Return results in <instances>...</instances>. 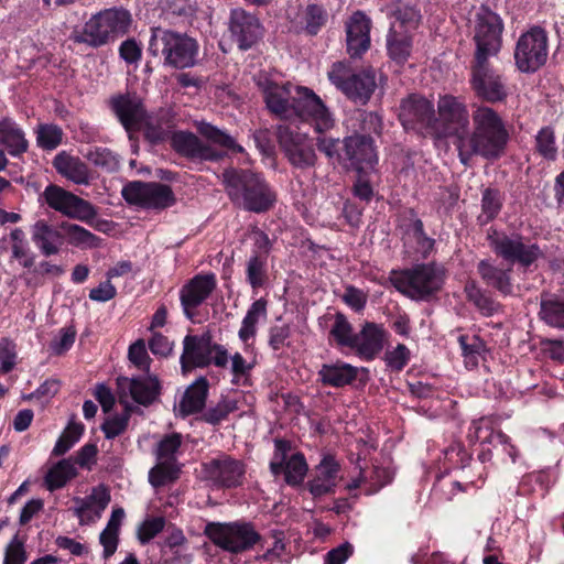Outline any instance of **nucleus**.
Instances as JSON below:
<instances>
[{"mask_svg": "<svg viewBox=\"0 0 564 564\" xmlns=\"http://www.w3.org/2000/svg\"><path fill=\"white\" fill-rule=\"evenodd\" d=\"M268 109L280 118H299L324 133L334 127V118L323 100L312 89L292 84H269L264 88Z\"/></svg>", "mask_w": 564, "mask_h": 564, "instance_id": "nucleus-1", "label": "nucleus"}, {"mask_svg": "<svg viewBox=\"0 0 564 564\" xmlns=\"http://www.w3.org/2000/svg\"><path fill=\"white\" fill-rule=\"evenodd\" d=\"M471 130L468 128L454 144L459 160L467 165L474 155L497 159L505 152L509 140L505 121L487 106H477L471 113Z\"/></svg>", "mask_w": 564, "mask_h": 564, "instance_id": "nucleus-2", "label": "nucleus"}, {"mask_svg": "<svg viewBox=\"0 0 564 564\" xmlns=\"http://www.w3.org/2000/svg\"><path fill=\"white\" fill-rule=\"evenodd\" d=\"M223 182L230 199L253 213H263L273 207L276 194L265 180L250 170H226Z\"/></svg>", "mask_w": 564, "mask_h": 564, "instance_id": "nucleus-3", "label": "nucleus"}, {"mask_svg": "<svg viewBox=\"0 0 564 564\" xmlns=\"http://www.w3.org/2000/svg\"><path fill=\"white\" fill-rule=\"evenodd\" d=\"M198 130L207 142H203L191 132L178 131L172 135L173 149L184 156L200 161H218L221 159L224 152L217 147L236 152H242L243 150L230 135L209 123L202 122Z\"/></svg>", "mask_w": 564, "mask_h": 564, "instance_id": "nucleus-4", "label": "nucleus"}, {"mask_svg": "<svg viewBox=\"0 0 564 564\" xmlns=\"http://www.w3.org/2000/svg\"><path fill=\"white\" fill-rule=\"evenodd\" d=\"M131 24V15L123 9H106L85 23L82 34L74 35L77 43L101 46L126 34Z\"/></svg>", "mask_w": 564, "mask_h": 564, "instance_id": "nucleus-5", "label": "nucleus"}, {"mask_svg": "<svg viewBox=\"0 0 564 564\" xmlns=\"http://www.w3.org/2000/svg\"><path fill=\"white\" fill-rule=\"evenodd\" d=\"M197 51L196 41L187 35L159 28L152 31L149 52L153 56L164 55V62L169 66L175 68L194 66Z\"/></svg>", "mask_w": 564, "mask_h": 564, "instance_id": "nucleus-6", "label": "nucleus"}, {"mask_svg": "<svg viewBox=\"0 0 564 564\" xmlns=\"http://www.w3.org/2000/svg\"><path fill=\"white\" fill-rule=\"evenodd\" d=\"M391 26L387 36L390 57L398 63L408 59L412 48V32L417 28L421 15L411 6L397 1L391 7Z\"/></svg>", "mask_w": 564, "mask_h": 564, "instance_id": "nucleus-7", "label": "nucleus"}, {"mask_svg": "<svg viewBox=\"0 0 564 564\" xmlns=\"http://www.w3.org/2000/svg\"><path fill=\"white\" fill-rule=\"evenodd\" d=\"M390 281L404 295L421 300L442 288L444 271L435 264H421L410 270L393 271Z\"/></svg>", "mask_w": 564, "mask_h": 564, "instance_id": "nucleus-8", "label": "nucleus"}, {"mask_svg": "<svg viewBox=\"0 0 564 564\" xmlns=\"http://www.w3.org/2000/svg\"><path fill=\"white\" fill-rule=\"evenodd\" d=\"M469 112L464 100L452 95L440 97L437 117L434 116L432 133L438 138L454 137L459 141L469 128Z\"/></svg>", "mask_w": 564, "mask_h": 564, "instance_id": "nucleus-9", "label": "nucleus"}, {"mask_svg": "<svg viewBox=\"0 0 564 564\" xmlns=\"http://www.w3.org/2000/svg\"><path fill=\"white\" fill-rule=\"evenodd\" d=\"M205 533L217 546L238 553L251 547L259 539L257 532L246 523H208Z\"/></svg>", "mask_w": 564, "mask_h": 564, "instance_id": "nucleus-10", "label": "nucleus"}, {"mask_svg": "<svg viewBox=\"0 0 564 564\" xmlns=\"http://www.w3.org/2000/svg\"><path fill=\"white\" fill-rule=\"evenodd\" d=\"M474 32L477 46L475 59L488 58L500 50L502 22L495 12L480 8L476 13Z\"/></svg>", "mask_w": 564, "mask_h": 564, "instance_id": "nucleus-11", "label": "nucleus"}, {"mask_svg": "<svg viewBox=\"0 0 564 564\" xmlns=\"http://www.w3.org/2000/svg\"><path fill=\"white\" fill-rule=\"evenodd\" d=\"M279 143L290 163L299 169L314 166L317 155L313 140L305 132L290 126L279 127Z\"/></svg>", "mask_w": 564, "mask_h": 564, "instance_id": "nucleus-12", "label": "nucleus"}, {"mask_svg": "<svg viewBox=\"0 0 564 564\" xmlns=\"http://www.w3.org/2000/svg\"><path fill=\"white\" fill-rule=\"evenodd\" d=\"M546 42L545 32L538 28L521 35L514 52L516 64L521 72H535L545 63Z\"/></svg>", "mask_w": 564, "mask_h": 564, "instance_id": "nucleus-13", "label": "nucleus"}, {"mask_svg": "<svg viewBox=\"0 0 564 564\" xmlns=\"http://www.w3.org/2000/svg\"><path fill=\"white\" fill-rule=\"evenodd\" d=\"M124 199L145 208H165L174 203L170 186L161 183L131 182L122 189Z\"/></svg>", "mask_w": 564, "mask_h": 564, "instance_id": "nucleus-14", "label": "nucleus"}, {"mask_svg": "<svg viewBox=\"0 0 564 564\" xmlns=\"http://www.w3.org/2000/svg\"><path fill=\"white\" fill-rule=\"evenodd\" d=\"M43 197L51 208L70 218L86 221L96 215L89 202L57 185H48L43 192Z\"/></svg>", "mask_w": 564, "mask_h": 564, "instance_id": "nucleus-15", "label": "nucleus"}, {"mask_svg": "<svg viewBox=\"0 0 564 564\" xmlns=\"http://www.w3.org/2000/svg\"><path fill=\"white\" fill-rule=\"evenodd\" d=\"M289 444L284 441H275V453L270 463L274 475L284 473L285 481L295 486L303 481L307 473V464L300 453L289 454Z\"/></svg>", "mask_w": 564, "mask_h": 564, "instance_id": "nucleus-16", "label": "nucleus"}, {"mask_svg": "<svg viewBox=\"0 0 564 564\" xmlns=\"http://www.w3.org/2000/svg\"><path fill=\"white\" fill-rule=\"evenodd\" d=\"M399 119L404 129L427 130L432 133L433 105L424 97L411 95L400 105Z\"/></svg>", "mask_w": 564, "mask_h": 564, "instance_id": "nucleus-17", "label": "nucleus"}, {"mask_svg": "<svg viewBox=\"0 0 564 564\" xmlns=\"http://www.w3.org/2000/svg\"><path fill=\"white\" fill-rule=\"evenodd\" d=\"M471 85L476 94L487 101L502 100L506 95V86L501 77L487 64V58L475 59Z\"/></svg>", "mask_w": 564, "mask_h": 564, "instance_id": "nucleus-18", "label": "nucleus"}, {"mask_svg": "<svg viewBox=\"0 0 564 564\" xmlns=\"http://www.w3.org/2000/svg\"><path fill=\"white\" fill-rule=\"evenodd\" d=\"M491 247L498 256L508 261H517L522 265H530L541 254L535 245L525 243L519 237H508L506 235L491 237Z\"/></svg>", "mask_w": 564, "mask_h": 564, "instance_id": "nucleus-19", "label": "nucleus"}, {"mask_svg": "<svg viewBox=\"0 0 564 564\" xmlns=\"http://www.w3.org/2000/svg\"><path fill=\"white\" fill-rule=\"evenodd\" d=\"M377 161L372 140L366 135H350L344 140L343 165L362 171L371 167Z\"/></svg>", "mask_w": 564, "mask_h": 564, "instance_id": "nucleus-20", "label": "nucleus"}, {"mask_svg": "<svg viewBox=\"0 0 564 564\" xmlns=\"http://www.w3.org/2000/svg\"><path fill=\"white\" fill-rule=\"evenodd\" d=\"M229 31L240 50L250 48L261 36L259 20L242 9L231 11Z\"/></svg>", "mask_w": 564, "mask_h": 564, "instance_id": "nucleus-21", "label": "nucleus"}, {"mask_svg": "<svg viewBox=\"0 0 564 564\" xmlns=\"http://www.w3.org/2000/svg\"><path fill=\"white\" fill-rule=\"evenodd\" d=\"M213 344L208 337L187 335L183 340L181 368L184 375L212 362Z\"/></svg>", "mask_w": 564, "mask_h": 564, "instance_id": "nucleus-22", "label": "nucleus"}, {"mask_svg": "<svg viewBox=\"0 0 564 564\" xmlns=\"http://www.w3.org/2000/svg\"><path fill=\"white\" fill-rule=\"evenodd\" d=\"M110 107L129 133L139 130L145 120V110L137 96H115L110 99Z\"/></svg>", "mask_w": 564, "mask_h": 564, "instance_id": "nucleus-23", "label": "nucleus"}, {"mask_svg": "<svg viewBox=\"0 0 564 564\" xmlns=\"http://www.w3.org/2000/svg\"><path fill=\"white\" fill-rule=\"evenodd\" d=\"M216 286L214 274H197L181 290V302L188 318L193 317V310L199 306Z\"/></svg>", "mask_w": 564, "mask_h": 564, "instance_id": "nucleus-24", "label": "nucleus"}, {"mask_svg": "<svg viewBox=\"0 0 564 564\" xmlns=\"http://www.w3.org/2000/svg\"><path fill=\"white\" fill-rule=\"evenodd\" d=\"M341 479L340 466L332 456H325L315 467L314 477L308 482V490L314 497L334 492Z\"/></svg>", "mask_w": 564, "mask_h": 564, "instance_id": "nucleus-25", "label": "nucleus"}, {"mask_svg": "<svg viewBox=\"0 0 564 564\" xmlns=\"http://www.w3.org/2000/svg\"><path fill=\"white\" fill-rule=\"evenodd\" d=\"M120 399L131 397L140 404H150L158 393L159 383L155 377L143 378L120 377L117 379Z\"/></svg>", "mask_w": 564, "mask_h": 564, "instance_id": "nucleus-26", "label": "nucleus"}, {"mask_svg": "<svg viewBox=\"0 0 564 564\" xmlns=\"http://www.w3.org/2000/svg\"><path fill=\"white\" fill-rule=\"evenodd\" d=\"M370 19L362 12H355L346 22L347 50L356 57L370 46Z\"/></svg>", "mask_w": 564, "mask_h": 564, "instance_id": "nucleus-27", "label": "nucleus"}, {"mask_svg": "<svg viewBox=\"0 0 564 564\" xmlns=\"http://www.w3.org/2000/svg\"><path fill=\"white\" fill-rule=\"evenodd\" d=\"M391 479L392 473L388 468L378 466L360 468L358 475L352 477L345 488L349 492L361 488L366 495H373L389 484Z\"/></svg>", "mask_w": 564, "mask_h": 564, "instance_id": "nucleus-28", "label": "nucleus"}, {"mask_svg": "<svg viewBox=\"0 0 564 564\" xmlns=\"http://www.w3.org/2000/svg\"><path fill=\"white\" fill-rule=\"evenodd\" d=\"M53 166L63 177L78 185H89L93 174L85 162L79 158L58 153L53 160Z\"/></svg>", "mask_w": 564, "mask_h": 564, "instance_id": "nucleus-29", "label": "nucleus"}, {"mask_svg": "<svg viewBox=\"0 0 564 564\" xmlns=\"http://www.w3.org/2000/svg\"><path fill=\"white\" fill-rule=\"evenodd\" d=\"M384 333L373 323H367L355 336L351 348L364 359H372L383 347Z\"/></svg>", "mask_w": 564, "mask_h": 564, "instance_id": "nucleus-30", "label": "nucleus"}, {"mask_svg": "<svg viewBox=\"0 0 564 564\" xmlns=\"http://www.w3.org/2000/svg\"><path fill=\"white\" fill-rule=\"evenodd\" d=\"M209 474L221 486L235 487L241 484L245 467L239 460L226 456L210 462Z\"/></svg>", "mask_w": 564, "mask_h": 564, "instance_id": "nucleus-31", "label": "nucleus"}, {"mask_svg": "<svg viewBox=\"0 0 564 564\" xmlns=\"http://www.w3.org/2000/svg\"><path fill=\"white\" fill-rule=\"evenodd\" d=\"M32 240L44 256L59 252L63 242V234L44 220H39L32 227Z\"/></svg>", "mask_w": 564, "mask_h": 564, "instance_id": "nucleus-32", "label": "nucleus"}, {"mask_svg": "<svg viewBox=\"0 0 564 564\" xmlns=\"http://www.w3.org/2000/svg\"><path fill=\"white\" fill-rule=\"evenodd\" d=\"M358 369L344 361L324 364L318 370V377L323 384L330 387H344L350 384L357 378Z\"/></svg>", "mask_w": 564, "mask_h": 564, "instance_id": "nucleus-33", "label": "nucleus"}, {"mask_svg": "<svg viewBox=\"0 0 564 564\" xmlns=\"http://www.w3.org/2000/svg\"><path fill=\"white\" fill-rule=\"evenodd\" d=\"M0 143L11 155H19L28 150V141L21 128L11 119H0Z\"/></svg>", "mask_w": 564, "mask_h": 564, "instance_id": "nucleus-34", "label": "nucleus"}, {"mask_svg": "<svg viewBox=\"0 0 564 564\" xmlns=\"http://www.w3.org/2000/svg\"><path fill=\"white\" fill-rule=\"evenodd\" d=\"M207 390V380L205 378L197 379L185 391L180 403V412L183 415H189L200 411L205 405Z\"/></svg>", "mask_w": 564, "mask_h": 564, "instance_id": "nucleus-35", "label": "nucleus"}, {"mask_svg": "<svg viewBox=\"0 0 564 564\" xmlns=\"http://www.w3.org/2000/svg\"><path fill=\"white\" fill-rule=\"evenodd\" d=\"M124 518V511L121 508L113 509L107 527L100 533L99 542L104 547V557L108 558L115 554L118 546L119 529Z\"/></svg>", "mask_w": 564, "mask_h": 564, "instance_id": "nucleus-36", "label": "nucleus"}, {"mask_svg": "<svg viewBox=\"0 0 564 564\" xmlns=\"http://www.w3.org/2000/svg\"><path fill=\"white\" fill-rule=\"evenodd\" d=\"M265 317L267 302L263 299H259L252 303L246 316L243 317L241 327L238 333L239 338L243 343H248V340L253 338L257 333V324Z\"/></svg>", "mask_w": 564, "mask_h": 564, "instance_id": "nucleus-37", "label": "nucleus"}, {"mask_svg": "<svg viewBox=\"0 0 564 564\" xmlns=\"http://www.w3.org/2000/svg\"><path fill=\"white\" fill-rule=\"evenodd\" d=\"M347 86H350L357 93L362 95L361 97H348L349 99L360 105L367 104L377 87L373 70L367 69L351 75L348 78Z\"/></svg>", "mask_w": 564, "mask_h": 564, "instance_id": "nucleus-38", "label": "nucleus"}, {"mask_svg": "<svg viewBox=\"0 0 564 564\" xmlns=\"http://www.w3.org/2000/svg\"><path fill=\"white\" fill-rule=\"evenodd\" d=\"M77 475L75 464L70 459H62L54 465L45 476L47 489L53 491L62 488Z\"/></svg>", "mask_w": 564, "mask_h": 564, "instance_id": "nucleus-39", "label": "nucleus"}, {"mask_svg": "<svg viewBox=\"0 0 564 564\" xmlns=\"http://www.w3.org/2000/svg\"><path fill=\"white\" fill-rule=\"evenodd\" d=\"M478 271L488 285L496 288L502 294L511 293L512 288L507 271L496 268L485 260L479 262Z\"/></svg>", "mask_w": 564, "mask_h": 564, "instance_id": "nucleus-40", "label": "nucleus"}, {"mask_svg": "<svg viewBox=\"0 0 564 564\" xmlns=\"http://www.w3.org/2000/svg\"><path fill=\"white\" fill-rule=\"evenodd\" d=\"M326 19L325 11L317 4H310L302 10L295 21L296 29L305 30L310 34H316Z\"/></svg>", "mask_w": 564, "mask_h": 564, "instance_id": "nucleus-41", "label": "nucleus"}, {"mask_svg": "<svg viewBox=\"0 0 564 564\" xmlns=\"http://www.w3.org/2000/svg\"><path fill=\"white\" fill-rule=\"evenodd\" d=\"M84 158L106 172H115L119 169L118 156L107 148L91 147L84 153Z\"/></svg>", "mask_w": 564, "mask_h": 564, "instance_id": "nucleus-42", "label": "nucleus"}, {"mask_svg": "<svg viewBox=\"0 0 564 564\" xmlns=\"http://www.w3.org/2000/svg\"><path fill=\"white\" fill-rule=\"evenodd\" d=\"M61 228L64 232L63 236L67 239L68 243L73 246L91 248L98 245V238L84 227L64 223Z\"/></svg>", "mask_w": 564, "mask_h": 564, "instance_id": "nucleus-43", "label": "nucleus"}, {"mask_svg": "<svg viewBox=\"0 0 564 564\" xmlns=\"http://www.w3.org/2000/svg\"><path fill=\"white\" fill-rule=\"evenodd\" d=\"M180 467L176 463L156 460L149 473V481L153 487L165 486L177 479Z\"/></svg>", "mask_w": 564, "mask_h": 564, "instance_id": "nucleus-44", "label": "nucleus"}, {"mask_svg": "<svg viewBox=\"0 0 564 564\" xmlns=\"http://www.w3.org/2000/svg\"><path fill=\"white\" fill-rule=\"evenodd\" d=\"M83 432L82 423L70 421L58 437L52 454L55 456L64 455L80 440Z\"/></svg>", "mask_w": 564, "mask_h": 564, "instance_id": "nucleus-45", "label": "nucleus"}, {"mask_svg": "<svg viewBox=\"0 0 564 564\" xmlns=\"http://www.w3.org/2000/svg\"><path fill=\"white\" fill-rule=\"evenodd\" d=\"M247 280L253 289L264 285L267 280V258L253 254L247 262Z\"/></svg>", "mask_w": 564, "mask_h": 564, "instance_id": "nucleus-46", "label": "nucleus"}, {"mask_svg": "<svg viewBox=\"0 0 564 564\" xmlns=\"http://www.w3.org/2000/svg\"><path fill=\"white\" fill-rule=\"evenodd\" d=\"M459 345L467 367L474 368L478 365L480 359H484L486 347L484 341L479 338L473 337L471 343H467V338L460 336Z\"/></svg>", "mask_w": 564, "mask_h": 564, "instance_id": "nucleus-47", "label": "nucleus"}, {"mask_svg": "<svg viewBox=\"0 0 564 564\" xmlns=\"http://www.w3.org/2000/svg\"><path fill=\"white\" fill-rule=\"evenodd\" d=\"M351 75L349 68L341 62L333 64L330 70L328 72V79L347 97H361L362 95L357 93L350 86H347L348 78Z\"/></svg>", "mask_w": 564, "mask_h": 564, "instance_id": "nucleus-48", "label": "nucleus"}, {"mask_svg": "<svg viewBox=\"0 0 564 564\" xmlns=\"http://www.w3.org/2000/svg\"><path fill=\"white\" fill-rule=\"evenodd\" d=\"M182 444L181 434L173 433L160 441L156 447V460L176 463V454Z\"/></svg>", "mask_w": 564, "mask_h": 564, "instance_id": "nucleus-49", "label": "nucleus"}, {"mask_svg": "<svg viewBox=\"0 0 564 564\" xmlns=\"http://www.w3.org/2000/svg\"><path fill=\"white\" fill-rule=\"evenodd\" d=\"M318 150L324 153L333 163L343 165L344 161V141L327 135L317 138Z\"/></svg>", "mask_w": 564, "mask_h": 564, "instance_id": "nucleus-50", "label": "nucleus"}, {"mask_svg": "<svg viewBox=\"0 0 564 564\" xmlns=\"http://www.w3.org/2000/svg\"><path fill=\"white\" fill-rule=\"evenodd\" d=\"M501 205L502 202L499 192L491 188L485 189L482 193L481 214L479 219L484 223L494 219L500 212Z\"/></svg>", "mask_w": 564, "mask_h": 564, "instance_id": "nucleus-51", "label": "nucleus"}, {"mask_svg": "<svg viewBox=\"0 0 564 564\" xmlns=\"http://www.w3.org/2000/svg\"><path fill=\"white\" fill-rule=\"evenodd\" d=\"M330 335L339 346H347L350 348L356 336L352 334V327L350 323L343 314L336 315L334 325L330 329Z\"/></svg>", "mask_w": 564, "mask_h": 564, "instance_id": "nucleus-52", "label": "nucleus"}, {"mask_svg": "<svg viewBox=\"0 0 564 564\" xmlns=\"http://www.w3.org/2000/svg\"><path fill=\"white\" fill-rule=\"evenodd\" d=\"M540 314L551 326L564 328V301L542 302Z\"/></svg>", "mask_w": 564, "mask_h": 564, "instance_id": "nucleus-53", "label": "nucleus"}, {"mask_svg": "<svg viewBox=\"0 0 564 564\" xmlns=\"http://www.w3.org/2000/svg\"><path fill=\"white\" fill-rule=\"evenodd\" d=\"M63 132L55 124L40 126L37 130V143L41 148L53 150L62 142Z\"/></svg>", "mask_w": 564, "mask_h": 564, "instance_id": "nucleus-54", "label": "nucleus"}, {"mask_svg": "<svg viewBox=\"0 0 564 564\" xmlns=\"http://www.w3.org/2000/svg\"><path fill=\"white\" fill-rule=\"evenodd\" d=\"M465 290L468 300L471 301L484 315H492L497 311V304L491 299L482 294L475 283H468Z\"/></svg>", "mask_w": 564, "mask_h": 564, "instance_id": "nucleus-55", "label": "nucleus"}, {"mask_svg": "<svg viewBox=\"0 0 564 564\" xmlns=\"http://www.w3.org/2000/svg\"><path fill=\"white\" fill-rule=\"evenodd\" d=\"M83 500L95 508L94 516L88 517L87 513H84L85 519H99L110 501V495L105 487L100 486L94 488L91 494Z\"/></svg>", "mask_w": 564, "mask_h": 564, "instance_id": "nucleus-56", "label": "nucleus"}, {"mask_svg": "<svg viewBox=\"0 0 564 564\" xmlns=\"http://www.w3.org/2000/svg\"><path fill=\"white\" fill-rule=\"evenodd\" d=\"M536 149L541 155L553 160L556 156V145L554 132L550 128H543L536 135Z\"/></svg>", "mask_w": 564, "mask_h": 564, "instance_id": "nucleus-57", "label": "nucleus"}, {"mask_svg": "<svg viewBox=\"0 0 564 564\" xmlns=\"http://www.w3.org/2000/svg\"><path fill=\"white\" fill-rule=\"evenodd\" d=\"M165 520L162 517L145 520L138 529V539L142 544L148 543L164 528Z\"/></svg>", "mask_w": 564, "mask_h": 564, "instance_id": "nucleus-58", "label": "nucleus"}, {"mask_svg": "<svg viewBox=\"0 0 564 564\" xmlns=\"http://www.w3.org/2000/svg\"><path fill=\"white\" fill-rule=\"evenodd\" d=\"M409 360L410 350L403 344H399L395 348L386 352V362L393 370H402Z\"/></svg>", "mask_w": 564, "mask_h": 564, "instance_id": "nucleus-59", "label": "nucleus"}, {"mask_svg": "<svg viewBox=\"0 0 564 564\" xmlns=\"http://www.w3.org/2000/svg\"><path fill=\"white\" fill-rule=\"evenodd\" d=\"M130 361L140 370L149 372L150 369V357L145 349L144 341L139 340L132 344L129 348Z\"/></svg>", "mask_w": 564, "mask_h": 564, "instance_id": "nucleus-60", "label": "nucleus"}, {"mask_svg": "<svg viewBox=\"0 0 564 564\" xmlns=\"http://www.w3.org/2000/svg\"><path fill=\"white\" fill-rule=\"evenodd\" d=\"M0 372L7 373L15 365V347L9 339L0 341Z\"/></svg>", "mask_w": 564, "mask_h": 564, "instance_id": "nucleus-61", "label": "nucleus"}, {"mask_svg": "<svg viewBox=\"0 0 564 564\" xmlns=\"http://www.w3.org/2000/svg\"><path fill=\"white\" fill-rule=\"evenodd\" d=\"M26 554L21 541L14 536L6 549L3 564H24Z\"/></svg>", "mask_w": 564, "mask_h": 564, "instance_id": "nucleus-62", "label": "nucleus"}, {"mask_svg": "<svg viewBox=\"0 0 564 564\" xmlns=\"http://www.w3.org/2000/svg\"><path fill=\"white\" fill-rule=\"evenodd\" d=\"M128 421H129V413L109 417L102 424V431H104L106 437L113 438V437L120 435L127 429Z\"/></svg>", "mask_w": 564, "mask_h": 564, "instance_id": "nucleus-63", "label": "nucleus"}, {"mask_svg": "<svg viewBox=\"0 0 564 564\" xmlns=\"http://www.w3.org/2000/svg\"><path fill=\"white\" fill-rule=\"evenodd\" d=\"M354 553V546L345 542L325 555V564H344Z\"/></svg>", "mask_w": 564, "mask_h": 564, "instance_id": "nucleus-64", "label": "nucleus"}]
</instances>
